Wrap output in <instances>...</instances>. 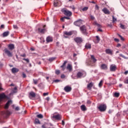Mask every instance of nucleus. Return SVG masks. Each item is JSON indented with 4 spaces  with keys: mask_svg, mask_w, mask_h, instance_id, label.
I'll return each instance as SVG.
<instances>
[{
    "mask_svg": "<svg viewBox=\"0 0 128 128\" xmlns=\"http://www.w3.org/2000/svg\"><path fill=\"white\" fill-rule=\"evenodd\" d=\"M116 22V19L114 18V16H112V22Z\"/></svg>",
    "mask_w": 128,
    "mask_h": 128,
    "instance_id": "obj_44",
    "label": "nucleus"
},
{
    "mask_svg": "<svg viewBox=\"0 0 128 128\" xmlns=\"http://www.w3.org/2000/svg\"><path fill=\"white\" fill-rule=\"evenodd\" d=\"M8 48L9 50H12L14 49V44H10L8 46Z\"/></svg>",
    "mask_w": 128,
    "mask_h": 128,
    "instance_id": "obj_17",
    "label": "nucleus"
},
{
    "mask_svg": "<svg viewBox=\"0 0 128 128\" xmlns=\"http://www.w3.org/2000/svg\"><path fill=\"white\" fill-rule=\"evenodd\" d=\"M104 81L102 80H101L98 84L100 88L102 86V82Z\"/></svg>",
    "mask_w": 128,
    "mask_h": 128,
    "instance_id": "obj_38",
    "label": "nucleus"
},
{
    "mask_svg": "<svg viewBox=\"0 0 128 128\" xmlns=\"http://www.w3.org/2000/svg\"><path fill=\"white\" fill-rule=\"evenodd\" d=\"M16 110H20V107L17 106L15 108Z\"/></svg>",
    "mask_w": 128,
    "mask_h": 128,
    "instance_id": "obj_58",
    "label": "nucleus"
},
{
    "mask_svg": "<svg viewBox=\"0 0 128 128\" xmlns=\"http://www.w3.org/2000/svg\"><path fill=\"white\" fill-rule=\"evenodd\" d=\"M6 96L4 94H0V102H2L4 98H6Z\"/></svg>",
    "mask_w": 128,
    "mask_h": 128,
    "instance_id": "obj_16",
    "label": "nucleus"
},
{
    "mask_svg": "<svg viewBox=\"0 0 128 128\" xmlns=\"http://www.w3.org/2000/svg\"><path fill=\"white\" fill-rule=\"evenodd\" d=\"M108 26H109V28H112V24H108Z\"/></svg>",
    "mask_w": 128,
    "mask_h": 128,
    "instance_id": "obj_59",
    "label": "nucleus"
},
{
    "mask_svg": "<svg viewBox=\"0 0 128 128\" xmlns=\"http://www.w3.org/2000/svg\"><path fill=\"white\" fill-rule=\"evenodd\" d=\"M68 63V61H64L63 64L60 66V68H62V70H66V65Z\"/></svg>",
    "mask_w": 128,
    "mask_h": 128,
    "instance_id": "obj_14",
    "label": "nucleus"
},
{
    "mask_svg": "<svg viewBox=\"0 0 128 128\" xmlns=\"http://www.w3.org/2000/svg\"><path fill=\"white\" fill-rule=\"evenodd\" d=\"M54 6H58V2H54Z\"/></svg>",
    "mask_w": 128,
    "mask_h": 128,
    "instance_id": "obj_56",
    "label": "nucleus"
},
{
    "mask_svg": "<svg viewBox=\"0 0 128 128\" xmlns=\"http://www.w3.org/2000/svg\"><path fill=\"white\" fill-rule=\"evenodd\" d=\"M43 95L44 96H48V92L44 93Z\"/></svg>",
    "mask_w": 128,
    "mask_h": 128,
    "instance_id": "obj_51",
    "label": "nucleus"
},
{
    "mask_svg": "<svg viewBox=\"0 0 128 128\" xmlns=\"http://www.w3.org/2000/svg\"><path fill=\"white\" fill-rule=\"evenodd\" d=\"M80 29L81 32H86V27L84 25L80 26Z\"/></svg>",
    "mask_w": 128,
    "mask_h": 128,
    "instance_id": "obj_10",
    "label": "nucleus"
},
{
    "mask_svg": "<svg viewBox=\"0 0 128 128\" xmlns=\"http://www.w3.org/2000/svg\"><path fill=\"white\" fill-rule=\"evenodd\" d=\"M86 76V74L84 72H78L77 74V78H84V76Z\"/></svg>",
    "mask_w": 128,
    "mask_h": 128,
    "instance_id": "obj_2",
    "label": "nucleus"
},
{
    "mask_svg": "<svg viewBox=\"0 0 128 128\" xmlns=\"http://www.w3.org/2000/svg\"><path fill=\"white\" fill-rule=\"evenodd\" d=\"M88 10V6L84 7L83 8H82V12H86Z\"/></svg>",
    "mask_w": 128,
    "mask_h": 128,
    "instance_id": "obj_31",
    "label": "nucleus"
},
{
    "mask_svg": "<svg viewBox=\"0 0 128 128\" xmlns=\"http://www.w3.org/2000/svg\"><path fill=\"white\" fill-rule=\"evenodd\" d=\"M70 8H72L74 11V10H76V8L74 7V6H70Z\"/></svg>",
    "mask_w": 128,
    "mask_h": 128,
    "instance_id": "obj_42",
    "label": "nucleus"
},
{
    "mask_svg": "<svg viewBox=\"0 0 128 128\" xmlns=\"http://www.w3.org/2000/svg\"><path fill=\"white\" fill-rule=\"evenodd\" d=\"M106 54H112V50L110 49H107L106 50Z\"/></svg>",
    "mask_w": 128,
    "mask_h": 128,
    "instance_id": "obj_20",
    "label": "nucleus"
},
{
    "mask_svg": "<svg viewBox=\"0 0 128 128\" xmlns=\"http://www.w3.org/2000/svg\"><path fill=\"white\" fill-rule=\"evenodd\" d=\"M89 2H90V4H96V2L94 1H90Z\"/></svg>",
    "mask_w": 128,
    "mask_h": 128,
    "instance_id": "obj_55",
    "label": "nucleus"
},
{
    "mask_svg": "<svg viewBox=\"0 0 128 128\" xmlns=\"http://www.w3.org/2000/svg\"><path fill=\"white\" fill-rule=\"evenodd\" d=\"M124 74H128V71H126L124 72Z\"/></svg>",
    "mask_w": 128,
    "mask_h": 128,
    "instance_id": "obj_63",
    "label": "nucleus"
},
{
    "mask_svg": "<svg viewBox=\"0 0 128 128\" xmlns=\"http://www.w3.org/2000/svg\"><path fill=\"white\" fill-rule=\"evenodd\" d=\"M80 108H81L82 110H83V112L86 110V106L82 105V106H81Z\"/></svg>",
    "mask_w": 128,
    "mask_h": 128,
    "instance_id": "obj_25",
    "label": "nucleus"
},
{
    "mask_svg": "<svg viewBox=\"0 0 128 128\" xmlns=\"http://www.w3.org/2000/svg\"><path fill=\"white\" fill-rule=\"evenodd\" d=\"M8 36V32H4L2 34L3 38H6V36Z\"/></svg>",
    "mask_w": 128,
    "mask_h": 128,
    "instance_id": "obj_32",
    "label": "nucleus"
},
{
    "mask_svg": "<svg viewBox=\"0 0 128 128\" xmlns=\"http://www.w3.org/2000/svg\"><path fill=\"white\" fill-rule=\"evenodd\" d=\"M72 32H65L64 33V38H68V36H72Z\"/></svg>",
    "mask_w": 128,
    "mask_h": 128,
    "instance_id": "obj_18",
    "label": "nucleus"
},
{
    "mask_svg": "<svg viewBox=\"0 0 128 128\" xmlns=\"http://www.w3.org/2000/svg\"><path fill=\"white\" fill-rule=\"evenodd\" d=\"M90 20H94L95 18L92 15H90Z\"/></svg>",
    "mask_w": 128,
    "mask_h": 128,
    "instance_id": "obj_43",
    "label": "nucleus"
},
{
    "mask_svg": "<svg viewBox=\"0 0 128 128\" xmlns=\"http://www.w3.org/2000/svg\"><path fill=\"white\" fill-rule=\"evenodd\" d=\"M13 28H14V30H18V26H16V25H14Z\"/></svg>",
    "mask_w": 128,
    "mask_h": 128,
    "instance_id": "obj_46",
    "label": "nucleus"
},
{
    "mask_svg": "<svg viewBox=\"0 0 128 128\" xmlns=\"http://www.w3.org/2000/svg\"><path fill=\"white\" fill-rule=\"evenodd\" d=\"M91 59L92 60L93 62H96V59L94 55L91 56Z\"/></svg>",
    "mask_w": 128,
    "mask_h": 128,
    "instance_id": "obj_28",
    "label": "nucleus"
},
{
    "mask_svg": "<svg viewBox=\"0 0 128 128\" xmlns=\"http://www.w3.org/2000/svg\"><path fill=\"white\" fill-rule=\"evenodd\" d=\"M12 72L13 74H16V72H18V68H12Z\"/></svg>",
    "mask_w": 128,
    "mask_h": 128,
    "instance_id": "obj_19",
    "label": "nucleus"
},
{
    "mask_svg": "<svg viewBox=\"0 0 128 128\" xmlns=\"http://www.w3.org/2000/svg\"><path fill=\"white\" fill-rule=\"evenodd\" d=\"M74 42L78 44H80L82 42V38L80 37H77L74 38Z\"/></svg>",
    "mask_w": 128,
    "mask_h": 128,
    "instance_id": "obj_3",
    "label": "nucleus"
},
{
    "mask_svg": "<svg viewBox=\"0 0 128 128\" xmlns=\"http://www.w3.org/2000/svg\"><path fill=\"white\" fill-rule=\"evenodd\" d=\"M56 74H60V70H56Z\"/></svg>",
    "mask_w": 128,
    "mask_h": 128,
    "instance_id": "obj_41",
    "label": "nucleus"
},
{
    "mask_svg": "<svg viewBox=\"0 0 128 128\" xmlns=\"http://www.w3.org/2000/svg\"><path fill=\"white\" fill-rule=\"evenodd\" d=\"M120 28H122V30H124V25L122 24H120Z\"/></svg>",
    "mask_w": 128,
    "mask_h": 128,
    "instance_id": "obj_39",
    "label": "nucleus"
},
{
    "mask_svg": "<svg viewBox=\"0 0 128 128\" xmlns=\"http://www.w3.org/2000/svg\"><path fill=\"white\" fill-rule=\"evenodd\" d=\"M102 12H104L105 14H110V10H108L106 8H104L102 10Z\"/></svg>",
    "mask_w": 128,
    "mask_h": 128,
    "instance_id": "obj_9",
    "label": "nucleus"
},
{
    "mask_svg": "<svg viewBox=\"0 0 128 128\" xmlns=\"http://www.w3.org/2000/svg\"><path fill=\"white\" fill-rule=\"evenodd\" d=\"M118 36L120 38L121 40H124V38H122V36L120 34H118Z\"/></svg>",
    "mask_w": 128,
    "mask_h": 128,
    "instance_id": "obj_45",
    "label": "nucleus"
},
{
    "mask_svg": "<svg viewBox=\"0 0 128 128\" xmlns=\"http://www.w3.org/2000/svg\"><path fill=\"white\" fill-rule=\"evenodd\" d=\"M95 10H100V6H98V4H96L95 6Z\"/></svg>",
    "mask_w": 128,
    "mask_h": 128,
    "instance_id": "obj_37",
    "label": "nucleus"
},
{
    "mask_svg": "<svg viewBox=\"0 0 128 128\" xmlns=\"http://www.w3.org/2000/svg\"><path fill=\"white\" fill-rule=\"evenodd\" d=\"M46 41L47 42H52V38L50 36L46 38Z\"/></svg>",
    "mask_w": 128,
    "mask_h": 128,
    "instance_id": "obj_22",
    "label": "nucleus"
},
{
    "mask_svg": "<svg viewBox=\"0 0 128 128\" xmlns=\"http://www.w3.org/2000/svg\"><path fill=\"white\" fill-rule=\"evenodd\" d=\"M0 28H1V29L4 28V24H2L0 26Z\"/></svg>",
    "mask_w": 128,
    "mask_h": 128,
    "instance_id": "obj_47",
    "label": "nucleus"
},
{
    "mask_svg": "<svg viewBox=\"0 0 128 128\" xmlns=\"http://www.w3.org/2000/svg\"><path fill=\"white\" fill-rule=\"evenodd\" d=\"M34 124H40V120L36 118L35 121H34Z\"/></svg>",
    "mask_w": 128,
    "mask_h": 128,
    "instance_id": "obj_29",
    "label": "nucleus"
},
{
    "mask_svg": "<svg viewBox=\"0 0 128 128\" xmlns=\"http://www.w3.org/2000/svg\"><path fill=\"white\" fill-rule=\"evenodd\" d=\"M38 32H46V28L41 29L40 28H38Z\"/></svg>",
    "mask_w": 128,
    "mask_h": 128,
    "instance_id": "obj_24",
    "label": "nucleus"
},
{
    "mask_svg": "<svg viewBox=\"0 0 128 128\" xmlns=\"http://www.w3.org/2000/svg\"><path fill=\"white\" fill-rule=\"evenodd\" d=\"M65 20H70V17L64 16Z\"/></svg>",
    "mask_w": 128,
    "mask_h": 128,
    "instance_id": "obj_57",
    "label": "nucleus"
},
{
    "mask_svg": "<svg viewBox=\"0 0 128 128\" xmlns=\"http://www.w3.org/2000/svg\"><path fill=\"white\" fill-rule=\"evenodd\" d=\"M24 60H26L27 62H30V60L28 59L24 58Z\"/></svg>",
    "mask_w": 128,
    "mask_h": 128,
    "instance_id": "obj_48",
    "label": "nucleus"
},
{
    "mask_svg": "<svg viewBox=\"0 0 128 128\" xmlns=\"http://www.w3.org/2000/svg\"><path fill=\"white\" fill-rule=\"evenodd\" d=\"M64 14H65V16H70L72 14V12L68 10H64Z\"/></svg>",
    "mask_w": 128,
    "mask_h": 128,
    "instance_id": "obj_6",
    "label": "nucleus"
},
{
    "mask_svg": "<svg viewBox=\"0 0 128 128\" xmlns=\"http://www.w3.org/2000/svg\"><path fill=\"white\" fill-rule=\"evenodd\" d=\"M84 20H82V19H79L78 20H77L74 22V26H80L82 24H84Z\"/></svg>",
    "mask_w": 128,
    "mask_h": 128,
    "instance_id": "obj_1",
    "label": "nucleus"
},
{
    "mask_svg": "<svg viewBox=\"0 0 128 128\" xmlns=\"http://www.w3.org/2000/svg\"><path fill=\"white\" fill-rule=\"evenodd\" d=\"M56 58H51L48 59V60L49 62H54V60Z\"/></svg>",
    "mask_w": 128,
    "mask_h": 128,
    "instance_id": "obj_36",
    "label": "nucleus"
},
{
    "mask_svg": "<svg viewBox=\"0 0 128 128\" xmlns=\"http://www.w3.org/2000/svg\"><path fill=\"white\" fill-rule=\"evenodd\" d=\"M101 68L102 70H107L108 69V66L106 64H102L101 66Z\"/></svg>",
    "mask_w": 128,
    "mask_h": 128,
    "instance_id": "obj_23",
    "label": "nucleus"
},
{
    "mask_svg": "<svg viewBox=\"0 0 128 128\" xmlns=\"http://www.w3.org/2000/svg\"><path fill=\"white\" fill-rule=\"evenodd\" d=\"M66 78V76L64 74L61 75V78Z\"/></svg>",
    "mask_w": 128,
    "mask_h": 128,
    "instance_id": "obj_53",
    "label": "nucleus"
},
{
    "mask_svg": "<svg viewBox=\"0 0 128 128\" xmlns=\"http://www.w3.org/2000/svg\"><path fill=\"white\" fill-rule=\"evenodd\" d=\"M124 84H128V79L124 81Z\"/></svg>",
    "mask_w": 128,
    "mask_h": 128,
    "instance_id": "obj_61",
    "label": "nucleus"
},
{
    "mask_svg": "<svg viewBox=\"0 0 128 128\" xmlns=\"http://www.w3.org/2000/svg\"><path fill=\"white\" fill-rule=\"evenodd\" d=\"M114 40L115 42H120V40L118 38H114Z\"/></svg>",
    "mask_w": 128,
    "mask_h": 128,
    "instance_id": "obj_49",
    "label": "nucleus"
},
{
    "mask_svg": "<svg viewBox=\"0 0 128 128\" xmlns=\"http://www.w3.org/2000/svg\"><path fill=\"white\" fill-rule=\"evenodd\" d=\"M54 82H60V80H54Z\"/></svg>",
    "mask_w": 128,
    "mask_h": 128,
    "instance_id": "obj_60",
    "label": "nucleus"
},
{
    "mask_svg": "<svg viewBox=\"0 0 128 128\" xmlns=\"http://www.w3.org/2000/svg\"><path fill=\"white\" fill-rule=\"evenodd\" d=\"M37 118H44V116L42 114H40L37 115Z\"/></svg>",
    "mask_w": 128,
    "mask_h": 128,
    "instance_id": "obj_34",
    "label": "nucleus"
},
{
    "mask_svg": "<svg viewBox=\"0 0 128 128\" xmlns=\"http://www.w3.org/2000/svg\"><path fill=\"white\" fill-rule=\"evenodd\" d=\"M114 96L116 98H118V96H120V93L115 92Z\"/></svg>",
    "mask_w": 128,
    "mask_h": 128,
    "instance_id": "obj_35",
    "label": "nucleus"
},
{
    "mask_svg": "<svg viewBox=\"0 0 128 128\" xmlns=\"http://www.w3.org/2000/svg\"><path fill=\"white\" fill-rule=\"evenodd\" d=\"M96 43L98 44V42H100V37H98V36H96Z\"/></svg>",
    "mask_w": 128,
    "mask_h": 128,
    "instance_id": "obj_33",
    "label": "nucleus"
},
{
    "mask_svg": "<svg viewBox=\"0 0 128 128\" xmlns=\"http://www.w3.org/2000/svg\"><path fill=\"white\" fill-rule=\"evenodd\" d=\"M22 78H26V75L24 73H22Z\"/></svg>",
    "mask_w": 128,
    "mask_h": 128,
    "instance_id": "obj_54",
    "label": "nucleus"
},
{
    "mask_svg": "<svg viewBox=\"0 0 128 128\" xmlns=\"http://www.w3.org/2000/svg\"><path fill=\"white\" fill-rule=\"evenodd\" d=\"M66 70H69L70 72H72V66L70 64H68L66 66Z\"/></svg>",
    "mask_w": 128,
    "mask_h": 128,
    "instance_id": "obj_13",
    "label": "nucleus"
},
{
    "mask_svg": "<svg viewBox=\"0 0 128 128\" xmlns=\"http://www.w3.org/2000/svg\"><path fill=\"white\" fill-rule=\"evenodd\" d=\"M86 48H92V45L90 44H86L85 46Z\"/></svg>",
    "mask_w": 128,
    "mask_h": 128,
    "instance_id": "obj_27",
    "label": "nucleus"
},
{
    "mask_svg": "<svg viewBox=\"0 0 128 128\" xmlns=\"http://www.w3.org/2000/svg\"><path fill=\"white\" fill-rule=\"evenodd\" d=\"M120 56H121L122 58H124V60H128V58L126 57V56H124V54H120Z\"/></svg>",
    "mask_w": 128,
    "mask_h": 128,
    "instance_id": "obj_30",
    "label": "nucleus"
},
{
    "mask_svg": "<svg viewBox=\"0 0 128 128\" xmlns=\"http://www.w3.org/2000/svg\"><path fill=\"white\" fill-rule=\"evenodd\" d=\"M32 98H36V93L34 92H31L29 94V98L32 100Z\"/></svg>",
    "mask_w": 128,
    "mask_h": 128,
    "instance_id": "obj_11",
    "label": "nucleus"
},
{
    "mask_svg": "<svg viewBox=\"0 0 128 128\" xmlns=\"http://www.w3.org/2000/svg\"><path fill=\"white\" fill-rule=\"evenodd\" d=\"M12 104V102L10 100H8L5 106V108H8V106H10V104Z\"/></svg>",
    "mask_w": 128,
    "mask_h": 128,
    "instance_id": "obj_15",
    "label": "nucleus"
},
{
    "mask_svg": "<svg viewBox=\"0 0 128 128\" xmlns=\"http://www.w3.org/2000/svg\"><path fill=\"white\" fill-rule=\"evenodd\" d=\"M100 112H104L106 110V104H101L98 107Z\"/></svg>",
    "mask_w": 128,
    "mask_h": 128,
    "instance_id": "obj_5",
    "label": "nucleus"
},
{
    "mask_svg": "<svg viewBox=\"0 0 128 128\" xmlns=\"http://www.w3.org/2000/svg\"><path fill=\"white\" fill-rule=\"evenodd\" d=\"M94 26H98V28H98L97 30V32H102V30L100 29V28H102V25H100V24L98 23V22H96V21H95L94 22Z\"/></svg>",
    "mask_w": 128,
    "mask_h": 128,
    "instance_id": "obj_4",
    "label": "nucleus"
},
{
    "mask_svg": "<svg viewBox=\"0 0 128 128\" xmlns=\"http://www.w3.org/2000/svg\"><path fill=\"white\" fill-rule=\"evenodd\" d=\"M53 118H56V120H60V115L57 114L53 116H52Z\"/></svg>",
    "mask_w": 128,
    "mask_h": 128,
    "instance_id": "obj_21",
    "label": "nucleus"
},
{
    "mask_svg": "<svg viewBox=\"0 0 128 128\" xmlns=\"http://www.w3.org/2000/svg\"><path fill=\"white\" fill-rule=\"evenodd\" d=\"M64 90L65 92H70L72 90V88H70V86H66L64 87Z\"/></svg>",
    "mask_w": 128,
    "mask_h": 128,
    "instance_id": "obj_12",
    "label": "nucleus"
},
{
    "mask_svg": "<svg viewBox=\"0 0 128 128\" xmlns=\"http://www.w3.org/2000/svg\"><path fill=\"white\" fill-rule=\"evenodd\" d=\"M34 84H38V80H34Z\"/></svg>",
    "mask_w": 128,
    "mask_h": 128,
    "instance_id": "obj_52",
    "label": "nucleus"
},
{
    "mask_svg": "<svg viewBox=\"0 0 128 128\" xmlns=\"http://www.w3.org/2000/svg\"><path fill=\"white\" fill-rule=\"evenodd\" d=\"M116 66L115 64H112L110 66V72H116Z\"/></svg>",
    "mask_w": 128,
    "mask_h": 128,
    "instance_id": "obj_8",
    "label": "nucleus"
},
{
    "mask_svg": "<svg viewBox=\"0 0 128 128\" xmlns=\"http://www.w3.org/2000/svg\"><path fill=\"white\" fill-rule=\"evenodd\" d=\"M62 126H64V120H62Z\"/></svg>",
    "mask_w": 128,
    "mask_h": 128,
    "instance_id": "obj_64",
    "label": "nucleus"
},
{
    "mask_svg": "<svg viewBox=\"0 0 128 128\" xmlns=\"http://www.w3.org/2000/svg\"><path fill=\"white\" fill-rule=\"evenodd\" d=\"M5 54H6L8 56L12 58V53L10 52V50H8L7 48L4 49Z\"/></svg>",
    "mask_w": 128,
    "mask_h": 128,
    "instance_id": "obj_7",
    "label": "nucleus"
},
{
    "mask_svg": "<svg viewBox=\"0 0 128 128\" xmlns=\"http://www.w3.org/2000/svg\"><path fill=\"white\" fill-rule=\"evenodd\" d=\"M120 44H117V48H120Z\"/></svg>",
    "mask_w": 128,
    "mask_h": 128,
    "instance_id": "obj_62",
    "label": "nucleus"
},
{
    "mask_svg": "<svg viewBox=\"0 0 128 128\" xmlns=\"http://www.w3.org/2000/svg\"><path fill=\"white\" fill-rule=\"evenodd\" d=\"M16 90H18V88L17 87H15L14 88V89L13 90H12L13 92H14V93L16 92Z\"/></svg>",
    "mask_w": 128,
    "mask_h": 128,
    "instance_id": "obj_40",
    "label": "nucleus"
},
{
    "mask_svg": "<svg viewBox=\"0 0 128 128\" xmlns=\"http://www.w3.org/2000/svg\"><path fill=\"white\" fill-rule=\"evenodd\" d=\"M64 20H65L64 16L60 18V20H62V22H64Z\"/></svg>",
    "mask_w": 128,
    "mask_h": 128,
    "instance_id": "obj_50",
    "label": "nucleus"
},
{
    "mask_svg": "<svg viewBox=\"0 0 128 128\" xmlns=\"http://www.w3.org/2000/svg\"><path fill=\"white\" fill-rule=\"evenodd\" d=\"M92 82H90L89 84H88L87 88L88 90H90L92 88Z\"/></svg>",
    "mask_w": 128,
    "mask_h": 128,
    "instance_id": "obj_26",
    "label": "nucleus"
}]
</instances>
